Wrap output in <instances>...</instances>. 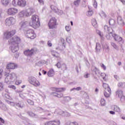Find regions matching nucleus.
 Returning a JSON list of instances; mask_svg holds the SVG:
<instances>
[{
  "mask_svg": "<svg viewBox=\"0 0 125 125\" xmlns=\"http://www.w3.org/2000/svg\"><path fill=\"white\" fill-rule=\"evenodd\" d=\"M9 44H11L10 49L13 53L19 50V44L21 43V38L17 35L14 36L8 41Z\"/></svg>",
  "mask_w": 125,
  "mask_h": 125,
  "instance_id": "obj_1",
  "label": "nucleus"
},
{
  "mask_svg": "<svg viewBox=\"0 0 125 125\" xmlns=\"http://www.w3.org/2000/svg\"><path fill=\"white\" fill-rule=\"evenodd\" d=\"M16 68H17V64L14 63H8L6 66L7 70H6L4 74L6 77H8L6 78L5 80H7V79H10L11 81H15L16 79H17V76H16L15 73H13L9 74L10 73V70H14V69H16Z\"/></svg>",
  "mask_w": 125,
  "mask_h": 125,
  "instance_id": "obj_2",
  "label": "nucleus"
},
{
  "mask_svg": "<svg viewBox=\"0 0 125 125\" xmlns=\"http://www.w3.org/2000/svg\"><path fill=\"white\" fill-rule=\"evenodd\" d=\"M52 91H54L51 93V95L54 97H57L58 98H62L63 94L60 92H63L66 90V88L61 87L58 88L56 87H53L51 88Z\"/></svg>",
  "mask_w": 125,
  "mask_h": 125,
  "instance_id": "obj_3",
  "label": "nucleus"
},
{
  "mask_svg": "<svg viewBox=\"0 0 125 125\" xmlns=\"http://www.w3.org/2000/svg\"><path fill=\"white\" fill-rule=\"evenodd\" d=\"M29 25L34 29H38L41 26L40 17L37 15H33L31 17V21L29 22Z\"/></svg>",
  "mask_w": 125,
  "mask_h": 125,
  "instance_id": "obj_4",
  "label": "nucleus"
},
{
  "mask_svg": "<svg viewBox=\"0 0 125 125\" xmlns=\"http://www.w3.org/2000/svg\"><path fill=\"white\" fill-rule=\"evenodd\" d=\"M12 4L14 6H21V7H24L27 5L26 0H13Z\"/></svg>",
  "mask_w": 125,
  "mask_h": 125,
  "instance_id": "obj_5",
  "label": "nucleus"
},
{
  "mask_svg": "<svg viewBox=\"0 0 125 125\" xmlns=\"http://www.w3.org/2000/svg\"><path fill=\"white\" fill-rule=\"evenodd\" d=\"M57 25H58V24L57 23V20L56 18L53 17L50 19L48 22V26L50 29H54V28H56Z\"/></svg>",
  "mask_w": 125,
  "mask_h": 125,
  "instance_id": "obj_6",
  "label": "nucleus"
},
{
  "mask_svg": "<svg viewBox=\"0 0 125 125\" xmlns=\"http://www.w3.org/2000/svg\"><path fill=\"white\" fill-rule=\"evenodd\" d=\"M26 37L31 40H34L37 37L35 31L32 29H28L26 31Z\"/></svg>",
  "mask_w": 125,
  "mask_h": 125,
  "instance_id": "obj_7",
  "label": "nucleus"
},
{
  "mask_svg": "<svg viewBox=\"0 0 125 125\" xmlns=\"http://www.w3.org/2000/svg\"><path fill=\"white\" fill-rule=\"evenodd\" d=\"M38 50L36 48H32L31 50L27 49L24 51V54L26 56H32L33 54H36L38 52Z\"/></svg>",
  "mask_w": 125,
  "mask_h": 125,
  "instance_id": "obj_8",
  "label": "nucleus"
},
{
  "mask_svg": "<svg viewBox=\"0 0 125 125\" xmlns=\"http://www.w3.org/2000/svg\"><path fill=\"white\" fill-rule=\"evenodd\" d=\"M16 21L13 17H9L7 18L5 21V24L6 26H11L15 24Z\"/></svg>",
  "mask_w": 125,
  "mask_h": 125,
  "instance_id": "obj_9",
  "label": "nucleus"
},
{
  "mask_svg": "<svg viewBox=\"0 0 125 125\" xmlns=\"http://www.w3.org/2000/svg\"><path fill=\"white\" fill-rule=\"evenodd\" d=\"M29 83H30L31 84L34 85V86H40L41 84L40 82L35 77L30 78L29 80Z\"/></svg>",
  "mask_w": 125,
  "mask_h": 125,
  "instance_id": "obj_10",
  "label": "nucleus"
},
{
  "mask_svg": "<svg viewBox=\"0 0 125 125\" xmlns=\"http://www.w3.org/2000/svg\"><path fill=\"white\" fill-rule=\"evenodd\" d=\"M7 13L8 15H15V14L18 13V9L14 7L9 8L7 11Z\"/></svg>",
  "mask_w": 125,
  "mask_h": 125,
  "instance_id": "obj_11",
  "label": "nucleus"
},
{
  "mask_svg": "<svg viewBox=\"0 0 125 125\" xmlns=\"http://www.w3.org/2000/svg\"><path fill=\"white\" fill-rule=\"evenodd\" d=\"M16 34V30H13L11 31H6L4 33V36L6 39H9V37H13Z\"/></svg>",
  "mask_w": 125,
  "mask_h": 125,
  "instance_id": "obj_12",
  "label": "nucleus"
},
{
  "mask_svg": "<svg viewBox=\"0 0 125 125\" xmlns=\"http://www.w3.org/2000/svg\"><path fill=\"white\" fill-rule=\"evenodd\" d=\"M57 68L59 69H61L62 71H65L67 70V65L64 63L58 62L56 64Z\"/></svg>",
  "mask_w": 125,
  "mask_h": 125,
  "instance_id": "obj_13",
  "label": "nucleus"
},
{
  "mask_svg": "<svg viewBox=\"0 0 125 125\" xmlns=\"http://www.w3.org/2000/svg\"><path fill=\"white\" fill-rule=\"evenodd\" d=\"M61 123L59 120H53L46 122L45 125H60Z\"/></svg>",
  "mask_w": 125,
  "mask_h": 125,
  "instance_id": "obj_14",
  "label": "nucleus"
},
{
  "mask_svg": "<svg viewBox=\"0 0 125 125\" xmlns=\"http://www.w3.org/2000/svg\"><path fill=\"white\" fill-rule=\"evenodd\" d=\"M23 12L24 14V17H29V16H31V15L33 14V9L29 8L27 10H23Z\"/></svg>",
  "mask_w": 125,
  "mask_h": 125,
  "instance_id": "obj_15",
  "label": "nucleus"
},
{
  "mask_svg": "<svg viewBox=\"0 0 125 125\" xmlns=\"http://www.w3.org/2000/svg\"><path fill=\"white\" fill-rule=\"evenodd\" d=\"M111 36L113 37L116 42H122L123 40V38L115 33L111 34Z\"/></svg>",
  "mask_w": 125,
  "mask_h": 125,
  "instance_id": "obj_16",
  "label": "nucleus"
},
{
  "mask_svg": "<svg viewBox=\"0 0 125 125\" xmlns=\"http://www.w3.org/2000/svg\"><path fill=\"white\" fill-rule=\"evenodd\" d=\"M117 23L119 25H122L123 26H125V23L124 22V20L123 18L121 16H118L117 18Z\"/></svg>",
  "mask_w": 125,
  "mask_h": 125,
  "instance_id": "obj_17",
  "label": "nucleus"
},
{
  "mask_svg": "<svg viewBox=\"0 0 125 125\" xmlns=\"http://www.w3.org/2000/svg\"><path fill=\"white\" fill-rule=\"evenodd\" d=\"M54 75H55V71H54V69L52 68L50 69L47 72L48 77H54Z\"/></svg>",
  "mask_w": 125,
  "mask_h": 125,
  "instance_id": "obj_18",
  "label": "nucleus"
},
{
  "mask_svg": "<svg viewBox=\"0 0 125 125\" xmlns=\"http://www.w3.org/2000/svg\"><path fill=\"white\" fill-rule=\"evenodd\" d=\"M111 92L112 91L111 90L105 91L104 92V96H105V97L108 98V97H110Z\"/></svg>",
  "mask_w": 125,
  "mask_h": 125,
  "instance_id": "obj_19",
  "label": "nucleus"
},
{
  "mask_svg": "<svg viewBox=\"0 0 125 125\" xmlns=\"http://www.w3.org/2000/svg\"><path fill=\"white\" fill-rule=\"evenodd\" d=\"M116 94L118 96V97H121L122 95H124V91L122 90H118L116 92Z\"/></svg>",
  "mask_w": 125,
  "mask_h": 125,
  "instance_id": "obj_20",
  "label": "nucleus"
},
{
  "mask_svg": "<svg viewBox=\"0 0 125 125\" xmlns=\"http://www.w3.org/2000/svg\"><path fill=\"white\" fill-rule=\"evenodd\" d=\"M103 86L104 88L105 91L107 90H111L110 86H109V85H108L107 83H103Z\"/></svg>",
  "mask_w": 125,
  "mask_h": 125,
  "instance_id": "obj_21",
  "label": "nucleus"
},
{
  "mask_svg": "<svg viewBox=\"0 0 125 125\" xmlns=\"http://www.w3.org/2000/svg\"><path fill=\"white\" fill-rule=\"evenodd\" d=\"M16 105L19 107V108H24L25 106V104H24V103L23 102H20V103H18Z\"/></svg>",
  "mask_w": 125,
  "mask_h": 125,
  "instance_id": "obj_22",
  "label": "nucleus"
},
{
  "mask_svg": "<svg viewBox=\"0 0 125 125\" xmlns=\"http://www.w3.org/2000/svg\"><path fill=\"white\" fill-rule=\"evenodd\" d=\"M51 8L52 10L55 11V12H58L59 11V9L57 8V7L53 5H51Z\"/></svg>",
  "mask_w": 125,
  "mask_h": 125,
  "instance_id": "obj_23",
  "label": "nucleus"
},
{
  "mask_svg": "<svg viewBox=\"0 0 125 125\" xmlns=\"http://www.w3.org/2000/svg\"><path fill=\"white\" fill-rule=\"evenodd\" d=\"M51 53H52V55H53L54 57H56V58H58L59 57V54L57 53V52L52 51L51 52Z\"/></svg>",
  "mask_w": 125,
  "mask_h": 125,
  "instance_id": "obj_24",
  "label": "nucleus"
},
{
  "mask_svg": "<svg viewBox=\"0 0 125 125\" xmlns=\"http://www.w3.org/2000/svg\"><path fill=\"white\" fill-rule=\"evenodd\" d=\"M19 18H25V15L24 14V11H21L19 13Z\"/></svg>",
  "mask_w": 125,
  "mask_h": 125,
  "instance_id": "obj_25",
  "label": "nucleus"
},
{
  "mask_svg": "<svg viewBox=\"0 0 125 125\" xmlns=\"http://www.w3.org/2000/svg\"><path fill=\"white\" fill-rule=\"evenodd\" d=\"M116 23L115 20L111 19L109 20V24L110 26H114Z\"/></svg>",
  "mask_w": 125,
  "mask_h": 125,
  "instance_id": "obj_26",
  "label": "nucleus"
},
{
  "mask_svg": "<svg viewBox=\"0 0 125 125\" xmlns=\"http://www.w3.org/2000/svg\"><path fill=\"white\" fill-rule=\"evenodd\" d=\"M113 109L114 110V111H115V112H121V109L117 105L113 106Z\"/></svg>",
  "mask_w": 125,
  "mask_h": 125,
  "instance_id": "obj_27",
  "label": "nucleus"
},
{
  "mask_svg": "<svg viewBox=\"0 0 125 125\" xmlns=\"http://www.w3.org/2000/svg\"><path fill=\"white\" fill-rule=\"evenodd\" d=\"M91 23L93 27H97V21H96V20L93 19L92 20Z\"/></svg>",
  "mask_w": 125,
  "mask_h": 125,
  "instance_id": "obj_28",
  "label": "nucleus"
},
{
  "mask_svg": "<svg viewBox=\"0 0 125 125\" xmlns=\"http://www.w3.org/2000/svg\"><path fill=\"white\" fill-rule=\"evenodd\" d=\"M100 103H101V106H105V105H106V102L105 101V99L103 98L101 99Z\"/></svg>",
  "mask_w": 125,
  "mask_h": 125,
  "instance_id": "obj_29",
  "label": "nucleus"
},
{
  "mask_svg": "<svg viewBox=\"0 0 125 125\" xmlns=\"http://www.w3.org/2000/svg\"><path fill=\"white\" fill-rule=\"evenodd\" d=\"M1 3L4 5H7L9 3V0H1Z\"/></svg>",
  "mask_w": 125,
  "mask_h": 125,
  "instance_id": "obj_30",
  "label": "nucleus"
},
{
  "mask_svg": "<svg viewBox=\"0 0 125 125\" xmlns=\"http://www.w3.org/2000/svg\"><path fill=\"white\" fill-rule=\"evenodd\" d=\"M118 86H119V87L125 88V83H123L122 82H120V83H118Z\"/></svg>",
  "mask_w": 125,
  "mask_h": 125,
  "instance_id": "obj_31",
  "label": "nucleus"
},
{
  "mask_svg": "<svg viewBox=\"0 0 125 125\" xmlns=\"http://www.w3.org/2000/svg\"><path fill=\"white\" fill-rule=\"evenodd\" d=\"M114 34V33H109L107 35H106V38L107 40H111L112 39V35Z\"/></svg>",
  "mask_w": 125,
  "mask_h": 125,
  "instance_id": "obj_32",
  "label": "nucleus"
},
{
  "mask_svg": "<svg viewBox=\"0 0 125 125\" xmlns=\"http://www.w3.org/2000/svg\"><path fill=\"white\" fill-rule=\"evenodd\" d=\"M101 76L103 78V80H104V81H106V74L102 73H101Z\"/></svg>",
  "mask_w": 125,
  "mask_h": 125,
  "instance_id": "obj_33",
  "label": "nucleus"
},
{
  "mask_svg": "<svg viewBox=\"0 0 125 125\" xmlns=\"http://www.w3.org/2000/svg\"><path fill=\"white\" fill-rule=\"evenodd\" d=\"M80 1L81 0H76L74 2V5H75L76 6H78V5H79V2H80Z\"/></svg>",
  "mask_w": 125,
  "mask_h": 125,
  "instance_id": "obj_34",
  "label": "nucleus"
},
{
  "mask_svg": "<svg viewBox=\"0 0 125 125\" xmlns=\"http://www.w3.org/2000/svg\"><path fill=\"white\" fill-rule=\"evenodd\" d=\"M9 88H11L12 89H14L15 90L16 89V86H15L14 85H10L8 86Z\"/></svg>",
  "mask_w": 125,
  "mask_h": 125,
  "instance_id": "obj_35",
  "label": "nucleus"
},
{
  "mask_svg": "<svg viewBox=\"0 0 125 125\" xmlns=\"http://www.w3.org/2000/svg\"><path fill=\"white\" fill-rule=\"evenodd\" d=\"M104 30H106L108 32H110V30H111V27H108V26L105 25L104 26Z\"/></svg>",
  "mask_w": 125,
  "mask_h": 125,
  "instance_id": "obj_36",
  "label": "nucleus"
},
{
  "mask_svg": "<svg viewBox=\"0 0 125 125\" xmlns=\"http://www.w3.org/2000/svg\"><path fill=\"white\" fill-rule=\"evenodd\" d=\"M27 103H28V104H29V105H34V102H33V101H32L31 100H28Z\"/></svg>",
  "mask_w": 125,
  "mask_h": 125,
  "instance_id": "obj_37",
  "label": "nucleus"
},
{
  "mask_svg": "<svg viewBox=\"0 0 125 125\" xmlns=\"http://www.w3.org/2000/svg\"><path fill=\"white\" fill-rule=\"evenodd\" d=\"M21 83H22V81H21V80H17L15 82V84H16L17 85H19V84Z\"/></svg>",
  "mask_w": 125,
  "mask_h": 125,
  "instance_id": "obj_38",
  "label": "nucleus"
},
{
  "mask_svg": "<svg viewBox=\"0 0 125 125\" xmlns=\"http://www.w3.org/2000/svg\"><path fill=\"white\" fill-rule=\"evenodd\" d=\"M96 49L97 50H100V49H101V46H100V44H97Z\"/></svg>",
  "mask_w": 125,
  "mask_h": 125,
  "instance_id": "obj_39",
  "label": "nucleus"
},
{
  "mask_svg": "<svg viewBox=\"0 0 125 125\" xmlns=\"http://www.w3.org/2000/svg\"><path fill=\"white\" fill-rule=\"evenodd\" d=\"M111 44L112 46H113V47H114V48H115V49H117V48H118V46H117L116 43H115L114 42H111Z\"/></svg>",
  "mask_w": 125,
  "mask_h": 125,
  "instance_id": "obj_40",
  "label": "nucleus"
},
{
  "mask_svg": "<svg viewBox=\"0 0 125 125\" xmlns=\"http://www.w3.org/2000/svg\"><path fill=\"white\" fill-rule=\"evenodd\" d=\"M28 22L27 21L23 22L21 23V27H26Z\"/></svg>",
  "mask_w": 125,
  "mask_h": 125,
  "instance_id": "obj_41",
  "label": "nucleus"
},
{
  "mask_svg": "<svg viewBox=\"0 0 125 125\" xmlns=\"http://www.w3.org/2000/svg\"><path fill=\"white\" fill-rule=\"evenodd\" d=\"M121 97V101H122V102H124L125 101V96L123 95H122Z\"/></svg>",
  "mask_w": 125,
  "mask_h": 125,
  "instance_id": "obj_42",
  "label": "nucleus"
},
{
  "mask_svg": "<svg viewBox=\"0 0 125 125\" xmlns=\"http://www.w3.org/2000/svg\"><path fill=\"white\" fill-rule=\"evenodd\" d=\"M103 49H109V46L107 44H105L103 47Z\"/></svg>",
  "mask_w": 125,
  "mask_h": 125,
  "instance_id": "obj_43",
  "label": "nucleus"
},
{
  "mask_svg": "<svg viewBox=\"0 0 125 125\" xmlns=\"http://www.w3.org/2000/svg\"><path fill=\"white\" fill-rule=\"evenodd\" d=\"M65 29L67 32H70V31H71V27L70 26H66L65 27Z\"/></svg>",
  "mask_w": 125,
  "mask_h": 125,
  "instance_id": "obj_44",
  "label": "nucleus"
},
{
  "mask_svg": "<svg viewBox=\"0 0 125 125\" xmlns=\"http://www.w3.org/2000/svg\"><path fill=\"white\" fill-rule=\"evenodd\" d=\"M98 35L100 36V37H101V38H103L104 35H103V33H102L101 32L99 31L98 32Z\"/></svg>",
  "mask_w": 125,
  "mask_h": 125,
  "instance_id": "obj_45",
  "label": "nucleus"
},
{
  "mask_svg": "<svg viewBox=\"0 0 125 125\" xmlns=\"http://www.w3.org/2000/svg\"><path fill=\"white\" fill-rule=\"evenodd\" d=\"M2 73H3V70L2 69H0V79L2 78Z\"/></svg>",
  "mask_w": 125,
  "mask_h": 125,
  "instance_id": "obj_46",
  "label": "nucleus"
},
{
  "mask_svg": "<svg viewBox=\"0 0 125 125\" xmlns=\"http://www.w3.org/2000/svg\"><path fill=\"white\" fill-rule=\"evenodd\" d=\"M92 14H93V12L92 11L88 12V16H91L92 15Z\"/></svg>",
  "mask_w": 125,
  "mask_h": 125,
  "instance_id": "obj_47",
  "label": "nucleus"
},
{
  "mask_svg": "<svg viewBox=\"0 0 125 125\" xmlns=\"http://www.w3.org/2000/svg\"><path fill=\"white\" fill-rule=\"evenodd\" d=\"M47 44H48V46L49 47L52 46V44L51 43V41H48Z\"/></svg>",
  "mask_w": 125,
  "mask_h": 125,
  "instance_id": "obj_48",
  "label": "nucleus"
},
{
  "mask_svg": "<svg viewBox=\"0 0 125 125\" xmlns=\"http://www.w3.org/2000/svg\"><path fill=\"white\" fill-rule=\"evenodd\" d=\"M38 1L40 3V4H44V2L43 1V0H38Z\"/></svg>",
  "mask_w": 125,
  "mask_h": 125,
  "instance_id": "obj_49",
  "label": "nucleus"
},
{
  "mask_svg": "<svg viewBox=\"0 0 125 125\" xmlns=\"http://www.w3.org/2000/svg\"><path fill=\"white\" fill-rule=\"evenodd\" d=\"M3 89V84L2 83H0V90H2Z\"/></svg>",
  "mask_w": 125,
  "mask_h": 125,
  "instance_id": "obj_50",
  "label": "nucleus"
},
{
  "mask_svg": "<svg viewBox=\"0 0 125 125\" xmlns=\"http://www.w3.org/2000/svg\"><path fill=\"white\" fill-rule=\"evenodd\" d=\"M93 6H94V7H96L97 6V2H96L95 0H94Z\"/></svg>",
  "mask_w": 125,
  "mask_h": 125,
  "instance_id": "obj_51",
  "label": "nucleus"
},
{
  "mask_svg": "<svg viewBox=\"0 0 125 125\" xmlns=\"http://www.w3.org/2000/svg\"><path fill=\"white\" fill-rule=\"evenodd\" d=\"M0 122L2 124H4V120H3V119H2L1 117H0Z\"/></svg>",
  "mask_w": 125,
  "mask_h": 125,
  "instance_id": "obj_52",
  "label": "nucleus"
},
{
  "mask_svg": "<svg viewBox=\"0 0 125 125\" xmlns=\"http://www.w3.org/2000/svg\"><path fill=\"white\" fill-rule=\"evenodd\" d=\"M101 67H102V68H103V69L104 70H106V66H105V65H104V64H102L101 65Z\"/></svg>",
  "mask_w": 125,
  "mask_h": 125,
  "instance_id": "obj_53",
  "label": "nucleus"
},
{
  "mask_svg": "<svg viewBox=\"0 0 125 125\" xmlns=\"http://www.w3.org/2000/svg\"><path fill=\"white\" fill-rule=\"evenodd\" d=\"M45 115H46V116H50L51 115V114H50V113H49L48 111L46 112L45 113Z\"/></svg>",
  "mask_w": 125,
  "mask_h": 125,
  "instance_id": "obj_54",
  "label": "nucleus"
},
{
  "mask_svg": "<svg viewBox=\"0 0 125 125\" xmlns=\"http://www.w3.org/2000/svg\"><path fill=\"white\" fill-rule=\"evenodd\" d=\"M88 76H89V74L87 73L86 74H85L84 75V78H85V79H87V78H88Z\"/></svg>",
  "mask_w": 125,
  "mask_h": 125,
  "instance_id": "obj_55",
  "label": "nucleus"
},
{
  "mask_svg": "<svg viewBox=\"0 0 125 125\" xmlns=\"http://www.w3.org/2000/svg\"><path fill=\"white\" fill-rule=\"evenodd\" d=\"M81 89H82V88H81V87H78L77 88H75V90L79 91L81 90Z\"/></svg>",
  "mask_w": 125,
  "mask_h": 125,
  "instance_id": "obj_56",
  "label": "nucleus"
},
{
  "mask_svg": "<svg viewBox=\"0 0 125 125\" xmlns=\"http://www.w3.org/2000/svg\"><path fill=\"white\" fill-rule=\"evenodd\" d=\"M109 113L111 114V115H115V112L113 111H109Z\"/></svg>",
  "mask_w": 125,
  "mask_h": 125,
  "instance_id": "obj_57",
  "label": "nucleus"
},
{
  "mask_svg": "<svg viewBox=\"0 0 125 125\" xmlns=\"http://www.w3.org/2000/svg\"><path fill=\"white\" fill-rule=\"evenodd\" d=\"M42 73H43V74H44V75H46V71H45V70H42Z\"/></svg>",
  "mask_w": 125,
  "mask_h": 125,
  "instance_id": "obj_58",
  "label": "nucleus"
},
{
  "mask_svg": "<svg viewBox=\"0 0 125 125\" xmlns=\"http://www.w3.org/2000/svg\"><path fill=\"white\" fill-rule=\"evenodd\" d=\"M102 14L104 15V17H107V15L104 12L102 13Z\"/></svg>",
  "mask_w": 125,
  "mask_h": 125,
  "instance_id": "obj_59",
  "label": "nucleus"
},
{
  "mask_svg": "<svg viewBox=\"0 0 125 125\" xmlns=\"http://www.w3.org/2000/svg\"><path fill=\"white\" fill-rule=\"evenodd\" d=\"M121 1L123 3V4H125V0H121Z\"/></svg>",
  "mask_w": 125,
  "mask_h": 125,
  "instance_id": "obj_60",
  "label": "nucleus"
},
{
  "mask_svg": "<svg viewBox=\"0 0 125 125\" xmlns=\"http://www.w3.org/2000/svg\"><path fill=\"white\" fill-rule=\"evenodd\" d=\"M72 124L75 125H78V123L77 122H72Z\"/></svg>",
  "mask_w": 125,
  "mask_h": 125,
  "instance_id": "obj_61",
  "label": "nucleus"
},
{
  "mask_svg": "<svg viewBox=\"0 0 125 125\" xmlns=\"http://www.w3.org/2000/svg\"><path fill=\"white\" fill-rule=\"evenodd\" d=\"M118 65H119V66H121L122 65V62H119L118 63Z\"/></svg>",
  "mask_w": 125,
  "mask_h": 125,
  "instance_id": "obj_62",
  "label": "nucleus"
},
{
  "mask_svg": "<svg viewBox=\"0 0 125 125\" xmlns=\"http://www.w3.org/2000/svg\"><path fill=\"white\" fill-rule=\"evenodd\" d=\"M121 119H122V120H125V116H122Z\"/></svg>",
  "mask_w": 125,
  "mask_h": 125,
  "instance_id": "obj_63",
  "label": "nucleus"
},
{
  "mask_svg": "<svg viewBox=\"0 0 125 125\" xmlns=\"http://www.w3.org/2000/svg\"><path fill=\"white\" fill-rule=\"evenodd\" d=\"M26 85H23L22 86H21V88H24V87H25Z\"/></svg>",
  "mask_w": 125,
  "mask_h": 125,
  "instance_id": "obj_64",
  "label": "nucleus"
}]
</instances>
